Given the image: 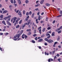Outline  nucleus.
<instances>
[{
    "instance_id": "obj_47",
    "label": "nucleus",
    "mask_w": 62,
    "mask_h": 62,
    "mask_svg": "<svg viewBox=\"0 0 62 62\" xmlns=\"http://www.w3.org/2000/svg\"><path fill=\"white\" fill-rule=\"evenodd\" d=\"M61 28L60 27L59 28L57 29V30H61Z\"/></svg>"
},
{
    "instance_id": "obj_60",
    "label": "nucleus",
    "mask_w": 62,
    "mask_h": 62,
    "mask_svg": "<svg viewBox=\"0 0 62 62\" xmlns=\"http://www.w3.org/2000/svg\"><path fill=\"white\" fill-rule=\"evenodd\" d=\"M20 20V18H17V20L18 21H19Z\"/></svg>"
},
{
    "instance_id": "obj_22",
    "label": "nucleus",
    "mask_w": 62,
    "mask_h": 62,
    "mask_svg": "<svg viewBox=\"0 0 62 62\" xmlns=\"http://www.w3.org/2000/svg\"><path fill=\"white\" fill-rule=\"evenodd\" d=\"M41 29H40L39 30V32L40 33V34H41Z\"/></svg>"
},
{
    "instance_id": "obj_27",
    "label": "nucleus",
    "mask_w": 62,
    "mask_h": 62,
    "mask_svg": "<svg viewBox=\"0 0 62 62\" xmlns=\"http://www.w3.org/2000/svg\"><path fill=\"white\" fill-rule=\"evenodd\" d=\"M44 36H45V35L44 34H43L41 36V38H43V37H44Z\"/></svg>"
},
{
    "instance_id": "obj_4",
    "label": "nucleus",
    "mask_w": 62,
    "mask_h": 62,
    "mask_svg": "<svg viewBox=\"0 0 62 62\" xmlns=\"http://www.w3.org/2000/svg\"><path fill=\"white\" fill-rule=\"evenodd\" d=\"M18 14L19 15L20 17H22V14L21 12L19 11L18 13Z\"/></svg>"
},
{
    "instance_id": "obj_42",
    "label": "nucleus",
    "mask_w": 62,
    "mask_h": 62,
    "mask_svg": "<svg viewBox=\"0 0 62 62\" xmlns=\"http://www.w3.org/2000/svg\"><path fill=\"white\" fill-rule=\"evenodd\" d=\"M28 34L29 35H31V32H29V33H28Z\"/></svg>"
},
{
    "instance_id": "obj_44",
    "label": "nucleus",
    "mask_w": 62,
    "mask_h": 62,
    "mask_svg": "<svg viewBox=\"0 0 62 62\" xmlns=\"http://www.w3.org/2000/svg\"><path fill=\"white\" fill-rule=\"evenodd\" d=\"M58 43V42H56L54 43V44L55 45H56V44H57V43Z\"/></svg>"
},
{
    "instance_id": "obj_15",
    "label": "nucleus",
    "mask_w": 62,
    "mask_h": 62,
    "mask_svg": "<svg viewBox=\"0 0 62 62\" xmlns=\"http://www.w3.org/2000/svg\"><path fill=\"white\" fill-rule=\"evenodd\" d=\"M38 20H39V21H40V16H39Z\"/></svg>"
},
{
    "instance_id": "obj_38",
    "label": "nucleus",
    "mask_w": 62,
    "mask_h": 62,
    "mask_svg": "<svg viewBox=\"0 0 62 62\" xmlns=\"http://www.w3.org/2000/svg\"><path fill=\"white\" fill-rule=\"evenodd\" d=\"M51 29V27H49L47 28V30H50Z\"/></svg>"
},
{
    "instance_id": "obj_13",
    "label": "nucleus",
    "mask_w": 62,
    "mask_h": 62,
    "mask_svg": "<svg viewBox=\"0 0 62 62\" xmlns=\"http://www.w3.org/2000/svg\"><path fill=\"white\" fill-rule=\"evenodd\" d=\"M2 23H3L5 25H6V23H5V21H3L2 22Z\"/></svg>"
},
{
    "instance_id": "obj_48",
    "label": "nucleus",
    "mask_w": 62,
    "mask_h": 62,
    "mask_svg": "<svg viewBox=\"0 0 62 62\" xmlns=\"http://www.w3.org/2000/svg\"><path fill=\"white\" fill-rule=\"evenodd\" d=\"M60 13L62 14V11L61 10L60 11Z\"/></svg>"
},
{
    "instance_id": "obj_52",
    "label": "nucleus",
    "mask_w": 62,
    "mask_h": 62,
    "mask_svg": "<svg viewBox=\"0 0 62 62\" xmlns=\"http://www.w3.org/2000/svg\"><path fill=\"white\" fill-rule=\"evenodd\" d=\"M14 40H15V41H16L17 40V38H16L15 39H14Z\"/></svg>"
},
{
    "instance_id": "obj_39",
    "label": "nucleus",
    "mask_w": 62,
    "mask_h": 62,
    "mask_svg": "<svg viewBox=\"0 0 62 62\" xmlns=\"http://www.w3.org/2000/svg\"><path fill=\"white\" fill-rule=\"evenodd\" d=\"M26 15L27 16H28L29 15V13L28 12L26 13Z\"/></svg>"
},
{
    "instance_id": "obj_33",
    "label": "nucleus",
    "mask_w": 62,
    "mask_h": 62,
    "mask_svg": "<svg viewBox=\"0 0 62 62\" xmlns=\"http://www.w3.org/2000/svg\"><path fill=\"white\" fill-rule=\"evenodd\" d=\"M11 3L13 4V0H11Z\"/></svg>"
},
{
    "instance_id": "obj_25",
    "label": "nucleus",
    "mask_w": 62,
    "mask_h": 62,
    "mask_svg": "<svg viewBox=\"0 0 62 62\" xmlns=\"http://www.w3.org/2000/svg\"><path fill=\"white\" fill-rule=\"evenodd\" d=\"M24 37H25V39H26L28 37L26 35H25Z\"/></svg>"
},
{
    "instance_id": "obj_11",
    "label": "nucleus",
    "mask_w": 62,
    "mask_h": 62,
    "mask_svg": "<svg viewBox=\"0 0 62 62\" xmlns=\"http://www.w3.org/2000/svg\"><path fill=\"white\" fill-rule=\"evenodd\" d=\"M26 31L27 32H30L31 31V29H27L26 30Z\"/></svg>"
},
{
    "instance_id": "obj_58",
    "label": "nucleus",
    "mask_w": 62,
    "mask_h": 62,
    "mask_svg": "<svg viewBox=\"0 0 62 62\" xmlns=\"http://www.w3.org/2000/svg\"><path fill=\"white\" fill-rule=\"evenodd\" d=\"M33 25L34 26H35V25H36V24H35V23H34L33 22Z\"/></svg>"
},
{
    "instance_id": "obj_37",
    "label": "nucleus",
    "mask_w": 62,
    "mask_h": 62,
    "mask_svg": "<svg viewBox=\"0 0 62 62\" xmlns=\"http://www.w3.org/2000/svg\"><path fill=\"white\" fill-rule=\"evenodd\" d=\"M29 14V15H31L32 14V12L31 11H30Z\"/></svg>"
},
{
    "instance_id": "obj_2",
    "label": "nucleus",
    "mask_w": 62,
    "mask_h": 62,
    "mask_svg": "<svg viewBox=\"0 0 62 62\" xmlns=\"http://www.w3.org/2000/svg\"><path fill=\"white\" fill-rule=\"evenodd\" d=\"M31 22V20H28V23H24V24L25 26L27 24L28 25L29 24H30V22Z\"/></svg>"
},
{
    "instance_id": "obj_17",
    "label": "nucleus",
    "mask_w": 62,
    "mask_h": 62,
    "mask_svg": "<svg viewBox=\"0 0 62 62\" xmlns=\"http://www.w3.org/2000/svg\"><path fill=\"white\" fill-rule=\"evenodd\" d=\"M0 18H1V19H3V15H1L0 16Z\"/></svg>"
},
{
    "instance_id": "obj_6",
    "label": "nucleus",
    "mask_w": 62,
    "mask_h": 62,
    "mask_svg": "<svg viewBox=\"0 0 62 62\" xmlns=\"http://www.w3.org/2000/svg\"><path fill=\"white\" fill-rule=\"evenodd\" d=\"M7 22L8 24V25H9L11 26V23H10L9 22L7 21Z\"/></svg>"
},
{
    "instance_id": "obj_18",
    "label": "nucleus",
    "mask_w": 62,
    "mask_h": 62,
    "mask_svg": "<svg viewBox=\"0 0 62 62\" xmlns=\"http://www.w3.org/2000/svg\"><path fill=\"white\" fill-rule=\"evenodd\" d=\"M46 5L47 6H48V7L50 6V4L47 3H46Z\"/></svg>"
},
{
    "instance_id": "obj_32",
    "label": "nucleus",
    "mask_w": 62,
    "mask_h": 62,
    "mask_svg": "<svg viewBox=\"0 0 62 62\" xmlns=\"http://www.w3.org/2000/svg\"><path fill=\"white\" fill-rule=\"evenodd\" d=\"M36 33V30L35 29L34 31V34H35Z\"/></svg>"
},
{
    "instance_id": "obj_56",
    "label": "nucleus",
    "mask_w": 62,
    "mask_h": 62,
    "mask_svg": "<svg viewBox=\"0 0 62 62\" xmlns=\"http://www.w3.org/2000/svg\"><path fill=\"white\" fill-rule=\"evenodd\" d=\"M2 12H3L1 10H0V13H2Z\"/></svg>"
},
{
    "instance_id": "obj_20",
    "label": "nucleus",
    "mask_w": 62,
    "mask_h": 62,
    "mask_svg": "<svg viewBox=\"0 0 62 62\" xmlns=\"http://www.w3.org/2000/svg\"><path fill=\"white\" fill-rule=\"evenodd\" d=\"M35 15V14L34 13H33L32 16H31V17L32 18H34V15Z\"/></svg>"
},
{
    "instance_id": "obj_36",
    "label": "nucleus",
    "mask_w": 62,
    "mask_h": 62,
    "mask_svg": "<svg viewBox=\"0 0 62 62\" xmlns=\"http://www.w3.org/2000/svg\"><path fill=\"white\" fill-rule=\"evenodd\" d=\"M25 26V25H23V27H22V28L23 29L24 28V27Z\"/></svg>"
},
{
    "instance_id": "obj_63",
    "label": "nucleus",
    "mask_w": 62,
    "mask_h": 62,
    "mask_svg": "<svg viewBox=\"0 0 62 62\" xmlns=\"http://www.w3.org/2000/svg\"><path fill=\"white\" fill-rule=\"evenodd\" d=\"M58 47H59V48H61V46H58Z\"/></svg>"
},
{
    "instance_id": "obj_59",
    "label": "nucleus",
    "mask_w": 62,
    "mask_h": 62,
    "mask_svg": "<svg viewBox=\"0 0 62 62\" xmlns=\"http://www.w3.org/2000/svg\"><path fill=\"white\" fill-rule=\"evenodd\" d=\"M18 20H16V23L17 24L18 23Z\"/></svg>"
},
{
    "instance_id": "obj_35",
    "label": "nucleus",
    "mask_w": 62,
    "mask_h": 62,
    "mask_svg": "<svg viewBox=\"0 0 62 62\" xmlns=\"http://www.w3.org/2000/svg\"><path fill=\"white\" fill-rule=\"evenodd\" d=\"M25 11L24 10H23V14L24 15L25 14Z\"/></svg>"
},
{
    "instance_id": "obj_9",
    "label": "nucleus",
    "mask_w": 62,
    "mask_h": 62,
    "mask_svg": "<svg viewBox=\"0 0 62 62\" xmlns=\"http://www.w3.org/2000/svg\"><path fill=\"white\" fill-rule=\"evenodd\" d=\"M8 12V11L7 10H5L4 11H3V14L4 13H7Z\"/></svg>"
},
{
    "instance_id": "obj_28",
    "label": "nucleus",
    "mask_w": 62,
    "mask_h": 62,
    "mask_svg": "<svg viewBox=\"0 0 62 62\" xmlns=\"http://www.w3.org/2000/svg\"><path fill=\"white\" fill-rule=\"evenodd\" d=\"M11 17V15H8V17H7V18L8 19L9 18H10Z\"/></svg>"
},
{
    "instance_id": "obj_7",
    "label": "nucleus",
    "mask_w": 62,
    "mask_h": 62,
    "mask_svg": "<svg viewBox=\"0 0 62 62\" xmlns=\"http://www.w3.org/2000/svg\"><path fill=\"white\" fill-rule=\"evenodd\" d=\"M38 41L39 42H41V41H43V39H40L38 40Z\"/></svg>"
},
{
    "instance_id": "obj_49",
    "label": "nucleus",
    "mask_w": 62,
    "mask_h": 62,
    "mask_svg": "<svg viewBox=\"0 0 62 62\" xmlns=\"http://www.w3.org/2000/svg\"><path fill=\"white\" fill-rule=\"evenodd\" d=\"M12 7L13 6L11 5H10L9 6V8H12Z\"/></svg>"
},
{
    "instance_id": "obj_14",
    "label": "nucleus",
    "mask_w": 62,
    "mask_h": 62,
    "mask_svg": "<svg viewBox=\"0 0 62 62\" xmlns=\"http://www.w3.org/2000/svg\"><path fill=\"white\" fill-rule=\"evenodd\" d=\"M25 36V35H24V34H23L22 36V38L23 39H24V36Z\"/></svg>"
},
{
    "instance_id": "obj_55",
    "label": "nucleus",
    "mask_w": 62,
    "mask_h": 62,
    "mask_svg": "<svg viewBox=\"0 0 62 62\" xmlns=\"http://www.w3.org/2000/svg\"><path fill=\"white\" fill-rule=\"evenodd\" d=\"M48 62H50L51 61V60L50 59H48Z\"/></svg>"
},
{
    "instance_id": "obj_16",
    "label": "nucleus",
    "mask_w": 62,
    "mask_h": 62,
    "mask_svg": "<svg viewBox=\"0 0 62 62\" xmlns=\"http://www.w3.org/2000/svg\"><path fill=\"white\" fill-rule=\"evenodd\" d=\"M46 29V28H44L43 29V30H42V32H44Z\"/></svg>"
},
{
    "instance_id": "obj_23",
    "label": "nucleus",
    "mask_w": 62,
    "mask_h": 62,
    "mask_svg": "<svg viewBox=\"0 0 62 62\" xmlns=\"http://www.w3.org/2000/svg\"><path fill=\"white\" fill-rule=\"evenodd\" d=\"M62 32V31L60 30L58 31V33H59V34L60 33H61Z\"/></svg>"
},
{
    "instance_id": "obj_41",
    "label": "nucleus",
    "mask_w": 62,
    "mask_h": 62,
    "mask_svg": "<svg viewBox=\"0 0 62 62\" xmlns=\"http://www.w3.org/2000/svg\"><path fill=\"white\" fill-rule=\"evenodd\" d=\"M50 37H51V35H49V36L47 37V39H49V38H50Z\"/></svg>"
},
{
    "instance_id": "obj_61",
    "label": "nucleus",
    "mask_w": 62,
    "mask_h": 62,
    "mask_svg": "<svg viewBox=\"0 0 62 62\" xmlns=\"http://www.w3.org/2000/svg\"><path fill=\"white\" fill-rule=\"evenodd\" d=\"M39 49H41V47L40 46H39Z\"/></svg>"
},
{
    "instance_id": "obj_64",
    "label": "nucleus",
    "mask_w": 62,
    "mask_h": 62,
    "mask_svg": "<svg viewBox=\"0 0 62 62\" xmlns=\"http://www.w3.org/2000/svg\"><path fill=\"white\" fill-rule=\"evenodd\" d=\"M59 55H60L59 54H57V57L59 56Z\"/></svg>"
},
{
    "instance_id": "obj_21",
    "label": "nucleus",
    "mask_w": 62,
    "mask_h": 62,
    "mask_svg": "<svg viewBox=\"0 0 62 62\" xmlns=\"http://www.w3.org/2000/svg\"><path fill=\"white\" fill-rule=\"evenodd\" d=\"M33 43H35L36 42L34 41V40H32L31 41Z\"/></svg>"
},
{
    "instance_id": "obj_40",
    "label": "nucleus",
    "mask_w": 62,
    "mask_h": 62,
    "mask_svg": "<svg viewBox=\"0 0 62 62\" xmlns=\"http://www.w3.org/2000/svg\"><path fill=\"white\" fill-rule=\"evenodd\" d=\"M46 36H50V34H46Z\"/></svg>"
},
{
    "instance_id": "obj_29",
    "label": "nucleus",
    "mask_w": 62,
    "mask_h": 62,
    "mask_svg": "<svg viewBox=\"0 0 62 62\" xmlns=\"http://www.w3.org/2000/svg\"><path fill=\"white\" fill-rule=\"evenodd\" d=\"M20 26V25H17L16 27V28H18Z\"/></svg>"
},
{
    "instance_id": "obj_30",
    "label": "nucleus",
    "mask_w": 62,
    "mask_h": 62,
    "mask_svg": "<svg viewBox=\"0 0 62 62\" xmlns=\"http://www.w3.org/2000/svg\"><path fill=\"white\" fill-rule=\"evenodd\" d=\"M59 39H60V37L59 36L58 37V38L57 39V40L58 41H59Z\"/></svg>"
},
{
    "instance_id": "obj_24",
    "label": "nucleus",
    "mask_w": 62,
    "mask_h": 62,
    "mask_svg": "<svg viewBox=\"0 0 62 62\" xmlns=\"http://www.w3.org/2000/svg\"><path fill=\"white\" fill-rule=\"evenodd\" d=\"M32 36L34 37H36V36H37V35L36 34H34Z\"/></svg>"
},
{
    "instance_id": "obj_19",
    "label": "nucleus",
    "mask_w": 62,
    "mask_h": 62,
    "mask_svg": "<svg viewBox=\"0 0 62 62\" xmlns=\"http://www.w3.org/2000/svg\"><path fill=\"white\" fill-rule=\"evenodd\" d=\"M45 41H47V42H48V41L49 39H47V38H45Z\"/></svg>"
},
{
    "instance_id": "obj_34",
    "label": "nucleus",
    "mask_w": 62,
    "mask_h": 62,
    "mask_svg": "<svg viewBox=\"0 0 62 62\" xmlns=\"http://www.w3.org/2000/svg\"><path fill=\"white\" fill-rule=\"evenodd\" d=\"M8 19V18L7 17H5V18H4V20H6L7 19Z\"/></svg>"
},
{
    "instance_id": "obj_54",
    "label": "nucleus",
    "mask_w": 62,
    "mask_h": 62,
    "mask_svg": "<svg viewBox=\"0 0 62 62\" xmlns=\"http://www.w3.org/2000/svg\"><path fill=\"white\" fill-rule=\"evenodd\" d=\"M3 35V33H0V35Z\"/></svg>"
},
{
    "instance_id": "obj_10",
    "label": "nucleus",
    "mask_w": 62,
    "mask_h": 62,
    "mask_svg": "<svg viewBox=\"0 0 62 62\" xmlns=\"http://www.w3.org/2000/svg\"><path fill=\"white\" fill-rule=\"evenodd\" d=\"M18 1L19 4V5H21V0H18Z\"/></svg>"
},
{
    "instance_id": "obj_57",
    "label": "nucleus",
    "mask_w": 62,
    "mask_h": 62,
    "mask_svg": "<svg viewBox=\"0 0 62 62\" xmlns=\"http://www.w3.org/2000/svg\"><path fill=\"white\" fill-rule=\"evenodd\" d=\"M37 5V6H40V4L39 3H38Z\"/></svg>"
},
{
    "instance_id": "obj_12",
    "label": "nucleus",
    "mask_w": 62,
    "mask_h": 62,
    "mask_svg": "<svg viewBox=\"0 0 62 62\" xmlns=\"http://www.w3.org/2000/svg\"><path fill=\"white\" fill-rule=\"evenodd\" d=\"M25 2L26 4H28L29 3V1L26 0L25 1Z\"/></svg>"
},
{
    "instance_id": "obj_5",
    "label": "nucleus",
    "mask_w": 62,
    "mask_h": 62,
    "mask_svg": "<svg viewBox=\"0 0 62 62\" xmlns=\"http://www.w3.org/2000/svg\"><path fill=\"white\" fill-rule=\"evenodd\" d=\"M44 0H41L40 1V3L41 5H42V4H43V2H44Z\"/></svg>"
},
{
    "instance_id": "obj_3",
    "label": "nucleus",
    "mask_w": 62,
    "mask_h": 62,
    "mask_svg": "<svg viewBox=\"0 0 62 62\" xmlns=\"http://www.w3.org/2000/svg\"><path fill=\"white\" fill-rule=\"evenodd\" d=\"M53 42V40L51 39H50L47 42H48L49 43H52Z\"/></svg>"
},
{
    "instance_id": "obj_31",
    "label": "nucleus",
    "mask_w": 62,
    "mask_h": 62,
    "mask_svg": "<svg viewBox=\"0 0 62 62\" xmlns=\"http://www.w3.org/2000/svg\"><path fill=\"white\" fill-rule=\"evenodd\" d=\"M22 20H21L20 21L19 23V24H21V23H22Z\"/></svg>"
},
{
    "instance_id": "obj_8",
    "label": "nucleus",
    "mask_w": 62,
    "mask_h": 62,
    "mask_svg": "<svg viewBox=\"0 0 62 62\" xmlns=\"http://www.w3.org/2000/svg\"><path fill=\"white\" fill-rule=\"evenodd\" d=\"M54 34H55V32H52L51 36H54Z\"/></svg>"
},
{
    "instance_id": "obj_51",
    "label": "nucleus",
    "mask_w": 62,
    "mask_h": 62,
    "mask_svg": "<svg viewBox=\"0 0 62 62\" xmlns=\"http://www.w3.org/2000/svg\"><path fill=\"white\" fill-rule=\"evenodd\" d=\"M60 60H61V59H60V58L58 59H57V60H58V61H60Z\"/></svg>"
},
{
    "instance_id": "obj_45",
    "label": "nucleus",
    "mask_w": 62,
    "mask_h": 62,
    "mask_svg": "<svg viewBox=\"0 0 62 62\" xmlns=\"http://www.w3.org/2000/svg\"><path fill=\"white\" fill-rule=\"evenodd\" d=\"M61 17V15H59L58 16H56V17Z\"/></svg>"
},
{
    "instance_id": "obj_26",
    "label": "nucleus",
    "mask_w": 62,
    "mask_h": 62,
    "mask_svg": "<svg viewBox=\"0 0 62 62\" xmlns=\"http://www.w3.org/2000/svg\"><path fill=\"white\" fill-rule=\"evenodd\" d=\"M13 18L14 20H15V21H16V20L17 18V17H14Z\"/></svg>"
},
{
    "instance_id": "obj_43",
    "label": "nucleus",
    "mask_w": 62,
    "mask_h": 62,
    "mask_svg": "<svg viewBox=\"0 0 62 62\" xmlns=\"http://www.w3.org/2000/svg\"><path fill=\"white\" fill-rule=\"evenodd\" d=\"M39 29H41V26H40L39 27L38 29L39 30Z\"/></svg>"
},
{
    "instance_id": "obj_46",
    "label": "nucleus",
    "mask_w": 62,
    "mask_h": 62,
    "mask_svg": "<svg viewBox=\"0 0 62 62\" xmlns=\"http://www.w3.org/2000/svg\"><path fill=\"white\" fill-rule=\"evenodd\" d=\"M56 58V56H55L54 57V60H55V58Z\"/></svg>"
},
{
    "instance_id": "obj_50",
    "label": "nucleus",
    "mask_w": 62,
    "mask_h": 62,
    "mask_svg": "<svg viewBox=\"0 0 62 62\" xmlns=\"http://www.w3.org/2000/svg\"><path fill=\"white\" fill-rule=\"evenodd\" d=\"M44 44L45 45H46V46L47 45H48V44L47 43H45Z\"/></svg>"
},
{
    "instance_id": "obj_53",
    "label": "nucleus",
    "mask_w": 62,
    "mask_h": 62,
    "mask_svg": "<svg viewBox=\"0 0 62 62\" xmlns=\"http://www.w3.org/2000/svg\"><path fill=\"white\" fill-rule=\"evenodd\" d=\"M55 52V51H54L52 52V54H54V53Z\"/></svg>"
},
{
    "instance_id": "obj_1",
    "label": "nucleus",
    "mask_w": 62,
    "mask_h": 62,
    "mask_svg": "<svg viewBox=\"0 0 62 62\" xmlns=\"http://www.w3.org/2000/svg\"><path fill=\"white\" fill-rule=\"evenodd\" d=\"M23 30L22 31H21L20 33V34H16V35L15 36H14V39H15L16 38H17V39H18L19 38H20V36L21 35H22V34H23Z\"/></svg>"
},
{
    "instance_id": "obj_62",
    "label": "nucleus",
    "mask_w": 62,
    "mask_h": 62,
    "mask_svg": "<svg viewBox=\"0 0 62 62\" xmlns=\"http://www.w3.org/2000/svg\"><path fill=\"white\" fill-rule=\"evenodd\" d=\"M37 37H36L35 38V40H38V39H37Z\"/></svg>"
}]
</instances>
